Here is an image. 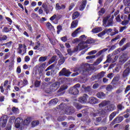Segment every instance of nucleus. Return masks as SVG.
<instances>
[{
	"instance_id": "39",
	"label": "nucleus",
	"mask_w": 130,
	"mask_h": 130,
	"mask_svg": "<svg viewBox=\"0 0 130 130\" xmlns=\"http://www.w3.org/2000/svg\"><path fill=\"white\" fill-rule=\"evenodd\" d=\"M106 90H107V91L111 92V91H112V90H113V87L110 84L108 85L106 88Z\"/></svg>"
},
{
	"instance_id": "10",
	"label": "nucleus",
	"mask_w": 130,
	"mask_h": 130,
	"mask_svg": "<svg viewBox=\"0 0 130 130\" xmlns=\"http://www.w3.org/2000/svg\"><path fill=\"white\" fill-rule=\"evenodd\" d=\"M71 72L67 70L66 68H63L59 73V76H65L66 77H70L71 76Z\"/></svg>"
},
{
	"instance_id": "27",
	"label": "nucleus",
	"mask_w": 130,
	"mask_h": 130,
	"mask_svg": "<svg viewBox=\"0 0 130 130\" xmlns=\"http://www.w3.org/2000/svg\"><path fill=\"white\" fill-rule=\"evenodd\" d=\"M78 23H79V21H78V20L73 21L71 23V28H76V27L78 26Z\"/></svg>"
},
{
	"instance_id": "43",
	"label": "nucleus",
	"mask_w": 130,
	"mask_h": 130,
	"mask_svg": "<svg viewBox=\"0 0 130 130\" xmlns=\"http://www.w3.org/2000/svg\"><path fill=\"white\" fill-rule=\"evenodd\" d=\"M112 29L111 28H106L104 31H105V33L107 34H111V33H112Z\"/></svg>"
},
{
	"instance_id": "31",
	"label": "nucleus",
	"mask_w": 130,
	"mask_h": 130,
	"mask_svg": "<svg viewBox=\"0 0 130 130\" xmlns=\"http://www.w3.org/2000/svg\"><path fill=\"white\" fill-rule=\"evenodd\" d=\"M12 31V28H8L7 27H4L2 30V32L4 33H9V32H11Z\"/></svg>"
},
{
	"instance_id": "17",
	"label": "nucleus",
	"mask_w": 130,
	"mask_h": 130,
	"mask_svg": "<svg viewBox=\"0 0 130 130\" xmlns=\"http://www.w3.org/2000/svg\"><path fill=\"white\" fill-rule=\"evenodd\" d=\"M21 119L20 118H17L15 120V127L16 128H20L21 127Z\"/></svg>"
},
{
	"instance_id": "7",
	"label": "nucleus",
	"mask_w": 130,
	"mask_h": 130,
	"mask_svg": "<svg viewBox=\"0 0 130 130\" xmlns=\"http://www.w3.org/2000/svg\"><path fill=\"white\" fill-rule=\"evenodd\" d=\"M106 110H101V111H94V112H91L90 113L91 116H92V117H96V116H98L99 115H105L106 114Z\"/></svg>"
},
{
	"instance_id": "53",
	"label": "nucleus",
	"mask_w": 130,
	"mask_h": 130,
	"mask_svg": "<svg viewBox=\"0 0 130 130\" xmlns=\"http://www.w3.org/2000/svg\"><path fill=\"white\" fill-rule=\"evenodd\" d=\"M40 84H41V82L40 81L36 80L35 82V87H39Z\"/></svg>"
},
{
	"instance_id": "18",
	"label": "nucleus",
	"mask_w": 130,
	"mask_h": 130,
	"mask_svg": "<svg viewBox=\"0 0 130 130\" xmlns=\"http://www.w3.org/2000/svg\"><path fill=\"white\" fill-rule=\"evenodd\" d=\"M96 96L98 98H100V99H104L105 97H106V95L103 92H99L96 94Z\"/></svg>"
},
{
	"instance_id": "16",
	"label": "nucleus",
	"mask_w": 130,
	"mask_h": 130,
	"mask_svg": "<svg viewBox=\"0 0 130 130\" xmlns=\"http://www.w3.org/2000/svg\"><path fill=\"white\" fill-rule=\"evenodd\" d=\"M87 97L88 95L87 94H84L79 99V102H81V103H86V102H87Z\"/></svg>"
},
{
	"instance_id": "13",
	"label": "nucleus",
	"mask_w": 130,
	"mask_h": 130,
	"mask_svg": "<svg viewBox=\"0 0 130 130\" xmlns=\"http://www.w3.org/2000/svg\"><path fill=\"white\" fill-rule=\"evenodd\" d=\"M115 105L114 104H110L107 106L106 108H105V110L106 111L109 112V111H112L115 109Z\"/></svg>"
},
{
	"instance_id": "33",
	"label": "nucleus",
	"mask_w": 130,
	"mask_h": 130,
	"mask_svg": "<svg viewBox=\"0 0 130 130\" xmlns=\"http://www.w3.org/2000/svg\"><path fill=\"white\" fill-rule=\"evenodd\" d=\"M108 50V49L106 48V49H103V50H100L99 52H98L96 54V56H99L100 55H101L102 53H104V52H105V51H107Z\"/></svg>"
},
{
	"instance_id": "24",
	"label": "nucleus",
	"mask_w": 130,
	"mask_h": 130,
	"mask_svg": "<svg viewBox=\"0 0 130 130\" xmlns=\"http://www.w3.org/2000/svg\"><path fill=\"white\" fill-rule=\"evenodd\" d=\"M43 47V45H41L39 42H38L36 44V46L34 48V49H41Z\"/></svg>"
},
{
	"instance_id": "44",
	"label": "nucleus",
	"mask_w": 130,
	"mask_h": 130,
	"mask_svg": "<svg viewBox=\"0 0 130 130\" xmlns=\"http://www.w3.org/2000/svg\"><path fill=\"white\" fill-rule=\"evenodd\" d=\"M58 121H63L66 119V117L63 116V115L59 116L58 118Z\"/></svg>"
},
{
	"instance_id": "56",
	"label": "nucleus",
	"mask_w": 130,
	"mask_h": 130,
	"mask_svg": "<svg viewBox=\"0 0 130 130\" xmlns=\"http://www.w3.org/2000/svg\"><path fill=\"white\" fill-rule=\"evenodd\" d=\"M106 33H105V31L104 30L103 31H102L101 32L99 33L98 35V36L99 37H102V36H104V35H105Z\"/></svg>"
},
{
	"instance_id": "54",
	"label": "nucleus",
	"mask_w": 130,
	"mask_h": 130,
	"mask_svg": "<svg viewBox=\"0 0 130 130\" xmlns=\"http://www.w3.org/2000/svg\"><path fill=\"white\" fill-rule=\"evenodd\" d=\"M46 26L48 29H49L50 30L52 28H53V26H52V25H51V23H50V22H47Z\"/></svg>"
},
{
	"instance_id": "25",
	"label": "nucleus",
	"mask_w": 130,
	"mask_h": 130,
	"mask_svg": "<svg viewBox=\"0 0 130 130\" xmlns=\"http://www.w3.org/2000/svg\"><path fill=\"white\" fill-rule=\"evenodd\" d=\"M8 39V36L5 35L0 34V42H3V41H6Z\"/></svg>"
},
{
	"instance_id": "40",
	"label": "nucleus",
	"mask_w": 130,
	"mask_h": 130,
	"mask_svg": "<svg viewBox=\"0 0 130 130\" xmlns=\"http://www.w3.org/2000/svg\"><path fill=\"white\" fill-rule=\"evenodd\" d=\"M46 59H47V56H42V57H40L39 59V61L40 62H44L45 61V60H46Z\"/></svg>"
},
{
	"instance_id": "46",
	"label": "nucleus",
	"mask_w": 130,
	"mask_h": 130,
	"mask_svg": "<svg viewBox=\"0 0 130 130\" xmlns=\"http://www.w3.org/2000/svg\"><path fill=\"white\" fill-rule=\"evenodd\" d=\"M57 34H59L60 31L62 30V26L61 25H58L57 26Z\"/></svg>"
},
{
	"instance_id": "34",
	"label": "nucleus",
	"mask_w": 130,
	"mask_h": 130,
	"mask_svg": "<svg viewBox=\"0 0 130 130\" xmlns=\"http://www.w3.org/2000/svg\"><path fill=\"white\" fill-rule=\"evenodd\" d=\"M116 115V112H114L112 113L109 116V121H111L113 118H114L115 116Z\"/></svg>"
},
{
	"instance_id": "21",
	"label": "nucleus",
	"mask_w": 130,
	"mask_h": 130,
	"mask_svg": "<svg viewBox=\"0 0 130 130\" xmlns=\"http://www.w3.org/2000/svg\"><path fill=\"white\" fill-rule=\"evenodd\" d=\"M87 5V1L84 0L79 7L80 11H83L85 9L86 5Z\"/></svg>"
},
{
	"instance_id": "3",
	"label": "nucleus",
	"mask_w": 130,
	"mask_h": 130,
	"mask_svg": "<svg viewBox=\"0 0 130 130\" xmlns=\"http://www.w3.org/2000/svg\"><path fill=\"white\" fill-rule=\"evenodd\" d=\"M59 107L64 111L65 114L68 115L73 114V113L75 112V109H74L73 107H69V106L67 105L66 104H61L59 106Z\"/></svg>"
},
{
	"instance_id": "12",
	"label": "nucleus",
	"mask_w": 130,
	"mask_h": 130,
	"mask_svg": "<svg viewBox=\"0 0 130 130\" xmlns=\"http://www.w3.org/2000/svg\"><path fill=\"white\" fill-rule=\"evenodd\" d=\"M68 89V86L67 85H64L63 86H61L60 88V89L58 90V93H59V95H63L64 94V90H67Z\"/></svg>"
},
{
	"instance_id": "58",
	"label": "nucleus",
	"mask_w": 130,
	"mask_h": 130,
	"mask_svg": "<svg viewBox=\"0 0 130 130\" xmlns=\"http://www.w3.org/2000/svg\"><path fill=\"white\" fill-rule=\"evenodd\" d=\"M24 124H26V125L29 124V123H30V119H29V118H27L25 120H24Z\"/></svg>"
},
{
	"instance_id": "52",
	"label": "nucleus",
	"mask_w": 130,
	"mask_h": 130,
	"mask_svg": "<svg viewBox=\"0 0 130 130\" xmlns=\"http://www.w3.org/2000/svg\"><path fill=\"white\" fill-rule=\"evenodd\" d=\"M114 32H112L111 33V36H113L115 35L116 34H118V30L115 28L114 29Z\"/></svg>"
},
{
	"instance_id": "5",
	"label": "nucleus",
	"mask_w": 130,
	"mask_h": 130,
	"mask_svg": "<svg viewBox=\"0 0 130 130\" xmlns=\"http://www.w3.org/2000/svg\"><path fill=\"white\" fill-rule=\"evenodd\" d=\"M103 26L106 27L108 26V27L110 26H113V20L112 19V17H110V16H107L105 17L103 20ZM106 24L107 25H106Z\"/></svg>"
},
{
	"instance_id": "57",
	"label": "nucleus",
	"mask_w": 130,
	"mask_h": 130,
	"mask_svg": "<svg viewBox=\"0 0 130 130\" xmlns=\"http://www.w3.org/2000/svg\"><path fill=\"white\" fill-rule=\"evenodd\" d=\"M86 39H87V37H86L85 35L81 36L80 37V40H81V41H83V40H86Z\"/></svg>"
},
{
	"instance_id": "20",
	"label": "nucleus",
	"mask_w": 130,
	"mask_h": 130,
	"mask_svg": "<svg viewBox=\"0 0 130 130\" xmlns=\"http://www.w3.org/2000/svg\"><path fill=\"white\" fill-rule=\"evenodd\" d=\"M129 69L126 68V69L124 71L122 74L123 78H126L127 76L129 75Z\"/></svg>"
},
{
	"instance_id": "60",
	"label": "nucleus",
	"mask_w": 130,
	"mask_h": 130,
	"mask_svg": "<svg viewBox=\"0 0 130 130\" xmlns=\"http://www.w3.org/2000/svg\"><path fill=\"white\" fill-rule=\"evenodd\" d=\"M122 91H123V89H122V88L120 87L119 89H118L116 90V94H119V93H121V92H122Z\"/></svg>"
},
{
	"instance_id": "49",
	"label": "nucleus",
	"mask_w": 130,
	"mask_h": 130,
	"mask_svg": "<svg viewBox=\"0 0 130 130\" xmlns=\"http://www.w3.org/2000/svg\"><path fill=\"white\" fill-rule=\"evenodd\" d=\"M124 14H129L130 13V8L128 7H126L124 10Z\"/></svg>"
},
{
	"instance_id": "41",
	"label": "nucleus",
	"mask_w": 130,
	"mask_h": 130,
	"mask_svg": "<svg viewBox=\"0 0 130 130\" xmlns=\"http://www.w3.org/2000/svg\"><path fill=\"white\" fill-rule=\"evenodd\" d=\"M38 124H39V121L37 120L33 121L31 122V125L32 127H35V126L38 125Z\"/></svg>"
},
{
	"instance_id": "4",
	"label": "nucleus",
	"mask_w": 130,
	"mask_h": 130,
	"mask_svg": "<svg viewBox=\"0 0 130 130\" xmlns=\"http://www.w3.org/2000/svg\"><path fill=\"white\" fill-rule=\"evenodd\" d=\"M17 52L21 55H24L27 52V46L25 44H19L17 49Z\"/></svg>"
},
{
	"instance_id": "28",
	"label": "nucleus",
	"mask_w": 130,
	"mask_h": 130,
	"mask_svg": "<svg viewBox=\"0 0 130 130\" xmlns=\"http://www.w3.org/2000/svg\"><path fill=\"white\" fill-rule=\"evenodd\" d=\"M113 62V60L112 59V57H111V56H110V55H109L107 56V60H106V61H105L104 62V64H105V63H106V62Z\"/></svg>"
},
{
	"instance_id": "8",
	"label": "nucleus",
	"mask_w": 130,
	"mask_h": 130,
	"mask_svg": "<svg viewBox=\"0 0 130 130\" xmlns=\"http://www.w3.org/2000/svg\"><path fill=\"white\" fill-rule=\"evenodd\" d=\"M60 86V82H56L53 84H52L50 86V91L51 92H55L58 88H59Z\"/></svg>"
},
{
	"instance_id": "35",
	"label": "nucleus",
	"mask_w": 130,
	"mask_h": 130,
	"mask_svg": "<svg viewBox=\"0 0 130 130\" xmlns=\"http://www.w3.org/2000/svg\"><path fill=\"white\" fill-rule=\"evenodd\" d=\"M65 60H66L64 59V57L61 56L60 57V59L58 60V64L59 66H61V64L64 62Z\"/></svg>"
},
{
	"instance_id": "26",
	"label": "nucleus",
	"mask_w": 130,
	"mask_h": 130,
	"mask_svg": "<svg viewBox=\"0 0 130 130\" xmlns=\"http://www.w3.org/2000/svg\"><path fill=\"white\" fill-rule=\"evenodd\" d=\"M66 9V6L62 5L61 6L59 5V4L57 3L56 5V10H64Z\"/></svg>"
},
{
	"instance_id": "55",
	"label": "nucleus",
	"mask_w": 130,
	"mask_h": 130,
	"mask_svg": "<svg viewBox=\"0 0 130 130\" xmlns=\"http://www.w3.org/2000/svg\"><path fill=\"white\" fill-rule=\"evenodd\" d=\"M97 53V50H92L89 52L88 53V55H92L93 54H95V53Z\"/></svg>"
},
{
	"instance_id": "19",
	"label": "nucleus",
	"mask_w": 130,
	"mask_h": 130,
	"mask_svg": "<svg viewBox=\"0 0 130 130\" xmlns=\"http://www.w3.org/2000/svg\"><path fill=\"white\" fill-rule=\"evenodd\" d=\"M105 75V72L104 71H102L101 73H99L96 76H94V78L97 80H100V79H102L103 78Z\"/></svg>"
},
{
	"instance_id": "47",
	"label": "nucleus",
	"mask_w": 130,
	"mask_h": 130,
	"mask_svg": "<svg viewBox=\"0 0 130 130\" xmlns=\"http://www.w3.org/2000/svg\"><path fill=\"white\" fill-rule=\"evenodd\" d=\"M12 111L14 112V113H15V114H17V113L19 112V109L16 107H13L12 109Z\"/></svg>"
},
{
	"instance_id": "30",
	"label": "nucleus",
	"mask_w": 130,
	"mask_h": 130,
	"mask_svg": "<svg viewBox=\"0 0 130 130\" xmlns=\"http://www.w3.org/2000/svg\"><path fill=\"white\" fill-rule=\"evenodd\" d=\"M107 103H108V101H104L99 104V106L100 108L104 107V106H106V105H107Z\"/></svg>"
},
{
	"instance_id": "32",
	"label": "nucleus",
	"mask_w": 130,
	"mask_h": 130,
	"mask_svg": "<svg viewBox=\"0 0 130 130\" xmlns=\"http://www.w3.org/2000/svg\"><path fill=\"white\" fill-rule=\"evenodd\" d=\"M57 102H58V100L57 99H54L53 100H51L49 102V104L50 105H54V104H56Z\"/></svg>"
},
{
	"instance_id": "37",
	"label": "nucleus",
	"mask_w": 130,
	"mask_h": 130,
	"mask_svg": "<svg viewBox=\"0 0 130 130\" xmlns=\"http://www.w3.org/2000/svg\"><path fill=\"white\" fill-rule=\"evenodd\" d=\"M126 47H127V44L124 46L123 48H120L118 49L116 51L117 53H119L120 51H123V50H125V49H126Z\"/></svg>"
},
{
	"instance_id": "2",
	"label": "nucleus",
	"mask_w": 130,
	"mask_h": 130,
	"mask_svg": "<svg viewBox=\"0 0 130 130\" xmlns=\"http://www.w3.org/2000/svg\"><path fill=\"white\" fill-rule=\"evenodd\" d=\"M93 43H95V41L92 38L88 39L86 42L82 41L76 47L75 51L85 49V48L88 47V44H92Z\"/></svg>"
},
{
	"instance_id": "11",
	"label": "nucleus",
	"mask_w": 130,
	"mask_h": 130,
	"mask_svg": "<svg viewBox=\"0 0 130 130\" xmlns=\"http://www.w3.org/2000/svg\"><path fill=\"white\" fill-rule=\"evenodd\" d=\"M123 120V117L122 116H118L115 118L112 122V124H115V123H119Z\"/></svg>"
},
{
	"instance_id": "61",
	"label": "nucleus",
	"mask_w": 130,
	"mask_h": 130,
	"mask_svg": "<svg viewBox=\"0 0 130 130\" xmlns=\"http://www.w3.org/2000/svg\"><path fill=\"white\" fill-rule=\"evenodd\" d=\"M96 57L95 55H91V56H88L86 57V59H93V58H95Z\"/></svg>"
},
{
	"instance_id": "1",
	"label": "nucleus",
	"mask_w": 130,
	"mask_h": 130,
	"mask_svg": "<svg viewBox=\"0 0 130 130\" xmlns=\"http://www.w3.org/2000/svg\"><path fill=\"white\" fill-rule=\"evenodd\" d=\"M91 68V64L88 63H83L79 68H76L74 70V72H76L75 73L72 74V77H76V76H78L79 74L80 73H82L83 75H86L85 74V71L86 73H88V71H89V69Z\"/></svg>"
},
{
	"instance_id": "22",
	"label": "nucleus",
	"mask_w": 130,
	"mask_h": 130,
	"mask_svg": "<svg viewBox=\"0 0 130 130\" xmlns=\"http://www.w3.org/2000/svg\"><path fill=\"white\" fill-rule=\"evenodd\" d=\"M103 60V56H101L99 58L97 59V60L94 62L93 66H98L101 61Z\"/></svg>"
},
{
	"instance_id": "50",
	"label": "nucleus",
	"mask_w": 130,
	"mask_h": 130,
	"mask_svg": "<svg viewBox=\"0 0 130 130\" xmlns=\"http://www.w3.org/2000/svg\"><path fill=\"white\" fill-rule=\"evenodd\" d=\"M74 105L77 109H81L82 108V106L77 103H74Z\"/></svg>"
},
{
	"instance_id": "36",
	"label": "nucleus",
	"mask_w": 130,
	"mask_h": 130,
	"mask_svg": "<svg viewBox=\"0 0 130 130\" xmlns=\"http://www.w3.org/2000/svg\"><path fill=\"white\" fill-rule=\"evenodd\" d=\"M80 16V13H79V12H75L73 14V17H72V19L73 20H75V19H77V18H78V17H79Z\"/></svg>"
},
{
	"instance_id": "64",
	"label": "nucleus",
	"mask_w": 130,
	"mask_h": 130,
	"mask_svg": "<svg viewBox=\"0 0 130 130\" xmlns=\"http://www.w3.org/2000/svg\"><path fill=\"white\" fill-rule=\"evenodd\" d=\"M130 90V85H128L126 87V89L124 91L125 93H127V92H128V91H129Z\"/></svg>"
},
{
	"instance_id": "63",
	"label": "nucleus",
	"mask_w": 130,
	"mask_h": 130,
	"mask_svg": "<svg viewBox=\"0 0 130 130\" xmlns=\"http://www.w3.org/2000/svg\"><path fill=\"white\" fill-rule=\"evenodd\" d=\"M24 61L26 62H28V61H30V57H29V56H26L24 57Z\"/></svg>"
},
{
	"instance_id": "59",
	"label": "nucleus",
	"mask_w": 130,
	"mask_h": 130,
	"mask_svg": "<svg viewBox=\"0 0 130 130\" xmlns=\"http://www.w3.org/2000/svg\"><path fill=\"white\" fill-rule=\"evenodd\" d=\"M12 43H13L12 41L9 42L8 43H5V46H7V47L8 48H10L12 46Z\"/></svg>"
},
{
	"instance_id": "23",
	"label": "nucleus",
	"mask_w": 130,
	"mask_h": 130,
	"mask_svg": "<svg viewBox=\"0 0 130 130\" xmlns=\"http://www.w3.org/2000/svg\"><path fill=\"white\" fill-rule=\"evenodd\" d=\"M101 31H102V27H98L92 29L91 31L92 33H99V32H101Z\"/></svg>"
},
{
	"instance_id": "62",
	"label": "nucleus",
	"mask_w": 130,
	"mask_h": 130,
	"mask_svg": "<svg viewBox=\"0 0 130 130\" xmlns=\"http://www.w3.org/2000/svg\"><path fill=\"white\" fill-rule=\"evenodd\" d=\"M124 41H125V38H123L120 42H119V45L121 46V45H123V43H124Z\"/></svg>"
},
{
	"instance_id": "45",
	"label": "nucleus",
	"mask_w": 130,
	"mask_h": 130,
	"mask_svg": "<svg viewBox=\"0 0 130 130\" xmlns=\"http://www.w3.org/2000/svg\"><path fill=\"white\" fill-rule=\"evenodd\" d=\"M124 68H125V69H129V70H130V60L125 63Z\"/></svg>"
},
{
	"instance_id": "6",
	"label": "nucleus",
	"mask_w": 130,
	"mask_h": 130,
	"mask_svg": "<svg viewBox=\"0 0 130 130\" xmlns=\"http://www.w3.org/2000/svg\"><path fill=\"white\" fill-rule=\"evenodd\" d=\"M81 87V85L79 83L74 85L73 87H72L69 90L70 94H73V95H78L79 94L78 88Z\"/></svg>"
},
{
	"instance_id": "9",
	"label": "nucleus",
	"mask_w": 130,
	"mask_h": 130,
	"mask_svg": "<svg viewBox=\"0 0 130 130\" xmlns=\"http://www.w3.org/2000/svg\"><path fill=\"white\" fill-rule=\"evenodd\" d=\"M7 118L8 116L7 115H4L0 118V125H1L2 127H6L7 122H8Z\"/></svg>"
},
{
	"instance_id": "15",
	"label": "nucleus",
	"mask_w": 130,
	"mask_h": 130,
	"mask_svg": "<svg viewBox=\"0 0 130 130\" xmlns=\"http://www.w3.org/2000/svg\"><path fill=\"white\" fill-rule=\"evenodd\" d=\"M127 59H128L127 54H123L120 57V61L121 62H125V61L127 60Z\"/></svg>"
},
{
	"instance_id": "48",
	"label": "nucleus",
	"mask_w": 130,
	"mask_h": 130,
	"mask_svg": "<svg viewBox=\"0 0 130 130\" xmlns=\"http://www.w3.org/2000/svg\"><path fill=\"white\" fill-rule=\"evenodd\" d=\"M76 48V47L75 48H74V51H72V49H68L67 50V52L68 53V54H69V55H72V54H73V52H77V51H75V49Z\"/></svg>"
},
{
	"instance_id": "42",
	"label": "nucleus",
	"mask_w": 130,
	"mask_h": 130,
	"mask_svg": "<svg viewBox=\"0 0 130 130\" xmlns=\"http://www.w3.org/2000/svg\"><path fill=\"white\" fill-rule=\"evenodd\" d=\"M15 119H16V117L15 116H12L10 117V118L9 120V122L11 124L14 123L15 122Z\"/></svg>"
},
{
	"instance_id": "29",
	"label": "nucleus",
	"mask_w": 130,
	"mask_h": 130,
	"mask_svg": "<svg viewBox=\"0 0 130 130\" xmlns=\"http://www.w3.org/2000/svg\"><path fill=\"white\" fill-rule=\"evenodd\" d=\"M80 30H81V27L78 28L72 34V36L73 37H76L78 33H80Z\"/></svg>"
},
{
	"instance_id": "51",
	"label": "nucleus",
	"mask_w": 130,
	"mask_h": 130,
	"mask_svg": "<svg viewBox=\"0 0 130 130\" xmlns=\"http://www.w3.org/2000/svg\"><path fill=\"white\" fill-rule=\"evenodd\" d=\"M125 6L130 7V0H123Z\"/></svg>"
},
{
	"instance_id": "38",
	"label": "nucleus",
	"mask_w": 130,
	"mask_h": 130,
	"mask_svg": "<svg viewBox=\"0 0 130 130\" xmlns=\"http://www.w3.org/2000/svg\"><path fill=\"white\" fill-rule=\"evenodd\" d=\"M56 59V56H53L50 60L49 61V64H51L53 62H54L55 60Z\"/></svg>"
},
{
	"instance_id": "14",
	"label": "nucleus",
	"mask_w": 130,
	"mask_h": 130,
	"mask_svg": "<svg viewBox=\"0 0 130 130\" xmlns=\"http://www.w3.org/2000/svg\"><path fill=\"white\" fill-rule=\"evenodd\" d=\"M90 104H96L99 102V101L95 97H90L89 98V101Z\"/></svg>"
}]
</instances>
